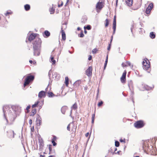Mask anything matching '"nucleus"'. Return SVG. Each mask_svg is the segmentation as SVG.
<instances>
[{"label":"nucleus","mask_w":157,"mask_h":157,"mask_svg":"<svg viewBox=\"0 0 157 157\" xmlns=\"http://www.w3.org/2000/svg\"><path fill=\"white\" fill-rule=\"evenodd\" d=\"M143 150L145 152H148L151 153L152 155H155L156 154L154 153L155 150L151 145L149 146L147 143V141H144L143 145Z\"/></svg>","instance_id":"nucleus-1"},{"label":"nucleus","mask_w":157,"mask_h":157,"mask_svg":"<svg viewBox=\"0 0 157 157\" xmlns=\"http://www.w3.org/2000/svg\"><path fill=\"white\" fill-rule=\"evenodd\" d=\"M35 77L34 75H29L27 76L25 78V82L24 84V87L29 85L31 82H32L34 80Z\"/></svg>","instance_id":"nucleus-2"},{"label":"nucleus","mask_w":157,"mask_h":157,"mask_svg":"<svg viewBox=\"0 0 157 157\" xmlns=\"http://www.w3.org/2000/svg\"><path fill=\"white\" fill-rule=\"evenodd\" d=\"M42 41L39 38H36L33 45V48H40Z\"/></svg>","instance_id":"nucleus-3"},{"label":"nucleus","mask_w":157,"mask_h":157,"mask_svg":"<svg viewBox=\"0 0 157 157\" xmlns=\"http://www.w3.org/2000/svg\"><path fill=\"white\" fill-rule=\"evenodd\" d=\"M143 68L144 70H147L150 68V62L147 58L144 59L143 62Z\"/></svg>","instance_id":"nucleus-4"},{"label":"nucleus","mask_w":157,"mask_h":157,"mask_svg":"<svg viewBox=\"0 0 157 157\" xmlns=\"http://www.w3.org/2000/svg\"><path fill=\"white\" fill-rule=\"evenodd\" d=\"M134 125L135 127L137 128H141L144 126L143 121H137L134 123Z\"/></svg>","instance_id":"nucleus-5"},{"label":"nucleus","mask_w":157,"mask_h":157,"mask_svg":"<svg viewBox=\"0 0 157 157\" xmlns=\"http://www.w3.org/2000/svg\"><path fill=\"white\" fill-rule=\"evenodd\" d=\"M48 88H46L45 89V91H41L38 94V97L40 98H44L46 96V93L47 92V89Z\"/></svg>","instance_id":"nucleus-6"},{"label":"nucleus","mask_w":157,"mask_h":157,"mask_svg":"<svg viewBox=\"0 0 157 157\" xmlns=\"http://www.w3.org/2000/svg\"><path fill=\"white\" fill-rule=\"evenodd\" d=\"M153 5L152 3H150L149 4L145 11V13L146 14H149L150 13L151 10L153 7Z\"/></svg>","instance_id":"nucleus-7"},{"label":"nucleus","mask_w":157,"mask_h":157,"mask_svg":"<svg viewBox=\"0 0 157 157\" xmlns=\"http://www.w3.org/2000/svg\"><path fill=\"white\" fill-rule=\"evenodd\" d=\"M92 67H89L86 71V74L88 76H90L92 74Z\"/></svg>","instance_id":"nucleus-8"},{"label":"nucleus","mask_w":157,"mask_h":157,"mask_svg":"<svg viewBox=\"0 0 157 157\" xmlns=\"http://www.w3.org/2000/svg\"><path fill=\"white\" fill-rule=\"evenodd\" d=\"M116 26V16H114L113 22V34L115 33Z\"/></svg>","instance_id":"nucleus-9"},{"label":"nucleus","mask_w":157,"mask_h":157,"mask_svg":"<svg viewBox=\"0 0 157 157\" xmlns=\"http://www.w3.org/2000/svg\"><path fill=\"white\" fill-rule=\"evenodd\" d=\"M127 72L126 70H124L123 73L122 75L121 78V81L122 83H124L126 80V76Z\"/></svg>","instance_id":"nucleus-10"},{"label":"nucleus","mask_w":157,"mask_h":157,"mask_svg":"<svg viewBox=\"0 0 157 157\" xmlns=\"http://www.w3.org/2000/svg\"><path fill=\"white\" fill-rule=\"evenodd\" d=\"M34 55L39 56L40 53V48H33Z\"/></svg>","instance_id":"nucleus-11"},{"label":"nucleus","mask_w":157,"mask_h":157,"mask_svg":"<svg viewBox=\"0 0 157 157\" xmlns=\"http://www.w3.org/2000/svg\"><path fill=\"white\" fill-rule=\"evenodd\" d=\"M103 7V5L102 2H99L97 3L96 5V9L97 10L101 9Z\"/></svg>","instance_id":"nucleus-12"},{"label":"nucleus","mask_w":157,"mask_h":157,"mask_svg":"<svg viewBox=\"0 0 157 157\" xmlns=\"http://www.w3.org/2000/svg\"><path fill=\"white\" fill-rule=\"evenodd\" d=\"M10 107L8 105H6L3 106V111L4 113H5L6 111L8 112L10 110Z\"/></svg>","instance_id":"nucleus-13"},{"label":"nucleus","mask_w":157,"mask_h":157,"mask_svg":"<svg viewBox=\"0 0 157 157\" xmlns=\"http://www.w3.org/2000/svg\"><path fill=\"white\" fill-rule=\"evenodd\" d=\"M36 36V34L35 33H31L29 36V40L30 41H31L35 38Z\"/></svg>","instance_id":"nucleus-14"},{"label":"nucleus","mask_w":157,"mask_h":157,"mask_svg":"<svg viewBox=\"0 0 157 157\" xmlns=\"http://www.w3.org/2000/svg\"><path fill=\"white\" fill-rule=\"evenodd\" d=\"M125 2L126 4L129 6H132V0H125Z\"/></svg>","instance_id":"nucleus-15"},{"label":"nucleus","mask_w":157,"mask_h":157,"mask_svg":"<svg viewBox=\"0 0 157 157\" xmlns=\"http://www.w3.org/2000/svg\"><path fill=\"white\" fill-rule=\"evenodd\" d=\"M81 83V81L80 80H78L76 81L74 84V86L75 88L78 87L79 85Z\"/></svg>","instance_id":"nucleus-16"},{"label":"nucleus","mask_w":157,"mask_h":157,"mask_svg":"<svg viewBox=\"0 0 157 157\" xmlns=\"http://www.w3.org/2000/svg\"><path fill=\"white\" fill-rule=\"evenodd\" d=\"M77 107H78L77 103H75L71 108V113L72 111L73 110H76L77 108Z\"/></svg>","instance_id":"nucleus-17"},{"label":"nucleus","mask_w":157,"mask_h":157,"mask_svg":"<svg viewBox=\"0 0 157 157\" xmlns=\"http://www.w3.org/2000/svg\"><path fill=\"white\" fill-rule=\"evenodd\" d=\"M36 113V109H33L31 112L30 116H34Z\"/></svg>","instance_id":"nucleus-18"},{"label":"nucleus","mask_w":157,"mask_h":157,"mask_svg":"<svg viewBox=\"0 0 157 157\" xmlns=\"http://www.w3.org/2000/svg\"><path fill=\"white\" fill-rule=\"evenodd\" d=\"M150 37L152 39H154L155 37V33L151 32L150 33Z\"/></svg>","instance_id":"nucleus-19"},{"label":"nucleus","mask_w":157,"mask_h":157,"mask_svg":"<svg viewBox=\"0 0 157 157\" xmlns=\"http://www.w3.org/2000/svg\"><path fill=\"white\" fill-rule=\"evenodd\" d=\"M39 143L40 147H42L44 145V143L43 140H39Z\"/></svg>","instance_id":"nucleus-20"},{"label":"nucleus","mask_w":157,"mask_h":157,"mask_svg":"<svg viewBox=\"0 0 157 157\" xmlns=\"http://www.w3.org/2000/svg\"><path fill=\"white\" fill-rule=\"evenodd\" d=\"M24 8L26 11H28L30 9V6L29 5L27 4L25 5Z\"/></svg>","instance_id":"nucleus-21"},{"label":"nucleus","mask_w":157,"mask_h":157,"mask_svg":"<svg viewBox=\"0 0 157 157\" xmlns=\"http://www.w3.org/2000/svg\"><path fill=\"white\" fill-rule=\"evenodd\" d=\"M62 39L63 40L66 39V35L64 31L63 30H62L61 31Z\"/></svg>","instance_id":"nucleus-22"},{"label":"nucleus","mask_w":157,"mask_h":157,"mask_svg":"<svg viewBox=\"0 0 157 157\" xmlns=\"http://www.w3.org/2000/svg\"><path fill=\"white\" fill-rule=\"evenodd\" d=\"M48 147L49 149V154H50L52 153V146L51 144H49L48 145Z\"/></svg>","instance_id":"nucleus-23"},{"label":"nucleus","mask_w":157,"mask_h":157,"mask_svg":"<svg viewBox=\"0 0 157 157\" xmlns=\"http://www.w3.org/2000/svg\"><path fill=\"white\" fill-rule=\"evenodd\" d=\"M51 14H53L54 13L55 11V9L53 7L50 8L49 10Z\"/></svg>","instance_id":"nucleus-24"},{"label":"nucleus","mask_w":157,"mask_h":157,"mask_svg":"<svg viewBox=\"0 0 157 157\" xmlns=\"http://www.w3.org/2000/svg\"><path fill=\"white\" fill-rule=\"evenodd\" d=\"M44 34L46 37H48L50 36V33L47 30H46L44 32Z\"/></svg>","instance_id":"nucleus-25"},{"label":"nucleus","mask_w":157,"mask_h":157,"mask_svg":"<svg viewBox=\"0 0 157 157\" xmlns=\"http://www.w3.org/2000/svg\"><path fill=\"white\" fill-rule=\"evenodd\" d=\"M108 55H107L106 56V60L105 61V64L104 65V69H105L106 68V65H107V62H108Z\"/></svg>","instance_id":"nucleus-26"},{"label":"nucleus","mask_w":157,"mask_h":157,"mask_svg":"<svg viewBox=\"0 0 157 157\" xmlns=\"http://www.w3.org/2000/svg\"><path fill=\"white\" fill-rule=\"evenodd\" d=\"M128 85L130 89L132 86V81L130 80L128 82Z\"/></svg>","instance_id":"nucleus-27"},{"label":"nucleus","mask_w":157,"mask_h":157,"mask_svg":"<svg viewBox=\"0 0 157 157\" xmlns=\"http://www.w3.org/2000/svg\"><path fill=\"white\" fill-rule=\"evenodd\" d=\"M48 94L49 97H52L55 96L54 94L52 92H49L48 93Z\"/></svg>","instance_id":"nucleus-28"},{"label":"nucleus","mask_w":157,"mask_h":157,"mask_svg":"<svg viewBox=\"0 0 157 157\" xmlns=\"http://www.w3.org/2000/svg\"><path fill=\"white\" fill-rule=\"evenodd\" d=\"M39 103V102L38 101L35 102V104L32 105V108H34L37 107L38 105V104Z\"/></svg>","instance_id":"nucleus-29"},{"label":"nucleus","mask_w":157,"mask_h":157,"mask_svg":"<svg viewBox=\"0 0 157 157\" xmlns=\"http://www.w3.org/2000/svg\"><path fill=\"white\" fill-rule=\"evenodd\" d=\"M87 20V19L86 17H84V18H83L81 19V22L82 23L84 24L86 22Z\"/></svg>","instance_id":"nucleus-30"},{"label":"nucleus","mask_w":157,"mask_h":157,"mask_svg":"<svg viewBox=\"0 0 157 157\" xmlns=\"http://www.w3.org/2000/svg\"><path fill=\"white\" fill-rule=\"evenodd\" d=\"M66 109V108L65 107H63L62 108L61 111L63 114H65Z\"/></svg>","instance_id":"nucleus-31"},{"label":"nucleus","mask_w":157,"mask_h":157,"mask_svg":"<svg viewBox=\"0 0 157 157\" xmlns=\"http://www.w3.org/2000/svg\"><path fill=\"white\" fill-rule=\"evenodd\" d=\"M51 61L53 64H54L56 63V61L54 59V57H51Z\"/></svg>","instance_id":"nucleus-32"},{"label":"nucleus","mask_w":157,"mask_h":157,"mask_svg":"<svg viewBox=\"0 0 157 157\" xmlns=\"http://www.w3.org/2000/svg\"><path fill=\"white\" fill-rule=\"evenodd\" d=\"M36 124L38 125H40L41 124V121L40 120L37 119L36 121Z\"/></svg>","instance_id":"nucleus-33"},{"label":"nucleus","mask_w":157,"mask_h":157,"mask_svg":"<svg viewBox=\"0 0 157 157\" xmlns=\"http://www.w3.org/2000/svg\"><path fill=\"white\" fill-rule=\"evenodd\" d=\"M63 5V2L62 1H59L58 2V6L59 7L62 6Z\"/></svg>","instance_id":"nucleus-34"},{"label":"nucleus","mask_w":157,"mask_h":157,"mask_svg":"<svg viewBox=\"0 0 157 157\" xmlns=\"http://www.w3.org/2000/svg\"><path fill=\"white\" fill-rule=\"evenodd\" d=\"M79 37H83L84 36V34L83 33V31L82 30H81L80 34L78 35Z\"/></svg>","instance_id":"nucleus-35"},{"label":"nucleus","mask_w":157,"mask_h":157,"mask_svg":"<svg viewBox=\"0 0 157 157\" xmlns=\"http://www.w3.org/2000/svg\"><path fill=\"white\" fill-rule=\"evenodd\" d=\"M68 77H66L65 83L67 86H68Z\"/></svg>","instance_id":"nucleus-36"},{"label":"nucleus","mask_w":157,"mask_h":157,"mask_svg":"<svg viewBox=\"0 0 157 157\" xmlns=\"http://www.w3.org/2000/svg\"><path fill=\"white\" fill-rule=\"evenodd\" d=\"M95 119V114H94L92 115V123L93 124L94 122Z\"/></svg>","instance_id":"nucleus-37"},{"label":"nucleus","mask_w":157,"mask_h":157,"mask_svg":"<svg viewBox=\"0 0 157 157\" xmlns=\"http://www.w3.org/2000/svg\"><path fill=\"white\" fill-rule=\"evenodd\" d=\"M85 29H87L88 30H90L91 29V26L90 25H88L86 27L84 26V27Z\"/></svg>","instance_id":"nucleus-38"},{"label":"nucleus","mask_w":157,"mask_h":157,"mask_svg":"<svg viewBox=\"0 0 157 157\" xmlns=\"http://www.w3.org/2000/svg\"><path fill=\"white\" fill-rule=\"evenodd\" d=\"M105 26L106 27H107L109 24V21L107 19H106L105 20Z\"/></svg>","instance_id":"nucleus-39"},{"label":"nucleus","mask_w":157,"mask_h":157,"mask_svg":"<svg viewBox=\"0 0 157 157\" xmlns=\"http://www.w3.org/2000/svg\"><path fill=\"white\" fill-rule=\"evenodd\" d=\"M120 143L119 142L117 141H115V146L116 147H118L119 146Z\"/></svg>","instance_id":"nucleus-40"},{"label":"nucleus","mask_w":157,"mask_h":157,"mask_svg":"<svg viewBox=\"0 0 157 157\" xmlns=\"http://www.w3.org/2000/svg\"><path fill=\"white\" fill-rule=\"evenodd\" d=\"M126 65H127V66L128 65L129 66L132 67H133V65H132L131 63L129 61L127 62H126Z\"/></svg>","instance_id":"nucleus-41"},{"label":"nucleus","mask_w":157,"mask_h":157,"mask_svg":"<svg viewBox=\"0 0 157 157\" xmlns=\"http://www.w3.org/2000/svg\"><path fill=\"white\" fill-rule=\"evenodd\" d=\"M57 137L55 136H53V138L52 139V141H56V140Z\"/></svg>","instance_id":"nucleus-42"},{"label":"nucleus","mask_w":157,"mask_h":157,"mask_svg":"<svg viewBox=\"0 0 157 157\" xmlns=\"http://www.w3.org/2000/svg\"><path fill=\"white\" fill-rule=\"evenodd\" d=\"M30 106L29 105L27 106V107L26 108V109L27 110V112L29 113V109L30 108Z\"/></svg>","instance_id":"nucleus-43"},{"label":"nucleus","mask_w":157,"mask_h":157,"mask_svg":"<svg viewBox=\"0 0 157 157\" xmlns=\"http://www.w3.org/2000/svg\"><path fill=\"white\" fill-rule=\"evenodd\" d=\"M144 89L146 90H148L149 89V87L148 86H147L146 85H144Z\"/></svg>","instance_id":"nucleus-44"},{"label":"nucleus","mask_w":157,"mask_h":157,"mask_svg":"<svg viewBox=\"0 0 157 157\" xmlns=\"http://www.w3.org/2000/svg\"><path fill=\"white\" fill-rule=\"evenodd\" d=\"M103 101H100L98 103V106L99 107H100L103 104Z\"/></svg>","instance_id":"nucleus-45"},{"label":"nucleus","mask_w":157,"mask_h":157,"mask_svg":"<svg viewBox=\"0 0 157 157\" xmlns=\"http://www.w3.org/2000/svg\"><path fill=\"white\" fill-rule=\"evenodd\" d=\"M111 47V43H110L109 44L107 48V50L108 51L110 50V49Z\"/></svg>","instance_id":"nucleus-46"},{"label":"nucleus","mask_w":157,"mask_h":157,"mask_svg":"<svg viewBox=\"0 0 157 157\" xmlns=\"http://www.w3.org/2000/svg\"><path fill=\"white\" fill-rule=\"evenodd\" d=\"M92 52L93 54H95L97 52V49L96 48L92 50Z\"/></svg>","instance_id":"nucleus-47"},{"label":"nucleus","mask_w":157,"mask_h":157,"mask_svg":"<svg viewBox=\"0 0 157 157\" xmlns=\"http://www.w3.org/2000/svg\"><path fill=\"white\" fill-rule=\"evenodd\" d=\"M52 143L53 144V146H56L57 144L55 142V141H52Z\"/></svg>","instance_id":"nucleus-48"},{"label":"nucleus","mask_w":157,"mask_h":157,"mask_svg":"<svg viewBox=\"0 0 157 157\" xmlns=\"http://www.w3.org/2000/svg\"><path fill=\"white\" fill-rule=\"evenodd\" d=\"M31 132H33L34 131V126H33L32 127H31Z\"/></svg>","instance_id":"nucleus-49"},{"label":"nucleus","mask_w":157,"mask_h":157,"mask_svg":"<svg viewBox=\"0 0 157 157\" xmlns=\"http://www.w3.org/2000/svg\"><path fill=\"white\" fill-rule=\"evenodd\" d=\"M122 67H124L127 66V65H126V64L124 63H122Z\"/></svg>","instance_id":"nucleus-50"},{"label":"nucleus","mask_w":157,"mask_h":157,"mask_svg":"<svg viewBox=\"0 0 157 157\" xmlns=\"http://www.w3.org/2000/svg\"><path fill=\"white\" fill-rule=\"evenodd\" d=\"M10 132H11V133H13V138H14V137L15 134V133L14 131H11Z\"/></svg>","instance_id":"nucleus-51"},{"label":"nucleus","mask_w":157,"mask_h":157,"mask_svg":"<svg viewBox=\"0 0 157 157\" xmlns=\"http://www.w3.org/2000/svg\"><path fill=\"white\" fill-rule=\"evenodd\" d=\"M29 123L30 125H31L32 123V121L31 119H30L29 121Z\"/></svg>","instance_id":"nucleus-52"},{"label":"nucleus","mask_w":157,"mask_h":157,"mask_svg":"<svg viewBox=\"0 0 157 157\" xmlns=\"http://www.w3.org/2000/svg\"><path fill=\"white\" fill-rule=\"evenodd\" d=\"M120 141L121 142H124V143L125 142V140L124 139V140H123L122 139H121L120 140Z\"/></svg>","instance_id":"nucleus-53"},{"label":"nucleus","mask_w":157,"mask_h":157,"mask_svg":"<svg viewBox=\"0 0 157 157\" xmlns=\"http://www.w3.org/2000/svg\"><path fill=\"white\" fill-rule=\"evenodd\" d=\"M133 28H134V26L133 25H132V27L131 28V32L132 33V30H133Z\"/></svg>","instance_id":"nucleus-54"},{"label":"nucleus","mask_w":157,"mask_h":157,"mask_svg":"<svg viewBox=\"0 0 157 157\" xmlns=\"http://www.w3.org/2000/svg\"><path fill=\"white\" fill-rule=\"evenodd\" d=\"M11 13L10 12H7L5 14V15L6 16L8 14H10Z\"/></svg>","instance_id":"nucleus-55"},{"label":"nucleus","mask_w":157,"mask_h":157,"mask_svg":"<svg viewBox=\"0 0 157 157\" xmlns=\"http://www.w3.org/2000/svg\"><path fill=\"white\" fill-rule=\"evenodd\" d=\"M92 59V56L91 55L89 56V57H88V60H90Z\"/></svg>","instance_id":"nucleus-56"},{"label":"nucleus","mask_w":157,"mask_h":157,"mask_svg":"<svg viewBox=\"0 0 157 157\" xmlns=\"http://www.w3.org/2000/svg\"><path fill=\"white\" fill-rule=\"evenodd\" d=\"M89 132L86 133L85 134V136L86 137H87L89 135Z\"/></svg>","instance_id":"nucleus-57"},{"label":"nucleus","mask_w":157,"mask_h":157,"mask_svg":"<svg viewBox=\"0 0 157 157\" xmlns=\"http://www.w3.org/2000/svg\"><path fill=\"white\" fill-rule=\"evenodd\" d=\"M77 30L78 31L80 30H81V28L79 27H78L77 28Z\"/></svg>","instance_id":"nucleus-58"},{"label":"nucleus","mask_w":157,"mask_h":157,"mask_svg":"<svg viewBox=\"0 0 157 157\" xmlns=\"http://www.w3.org/2000/svg\"><path fill=\"white\" fill-rule=\"evenodd\" d=\"M33 64L35 65L36 64V62L35 61H33Z\"/></svg>","instance_id":"nucleus-59"},{"label":"nucleus","mask_w":157,"mask_h":157,"mask_svg":"<svg viewBox=\"0 0 157 157\" xmlns=\"http://www.w3.org/2000/svg\"><path fill=\"white\" fill-rule=\"evenodd\" d=\"M113 38V36H112L111 37V40L110 42V43H111H111L112 41Z\"/></svg>","instance_id":"nucleus-60"},{"label":"nucleus","mask_w":157,"mask_h":157,"mask_svg":"<svg viewBox=\"0 0 157 157\" xmlns=\"http://www.w3.org/2000/svg\"><path fill=\"white\" fill-rule=\"evenodd\" d=\"M40 157H45V155H40Z\"/></svg>","instance_id":"nucleus-61"},{"label":"nucleus","mask_w":157,"mask_h":157,"mask_svg":"<svg viewBox=\"0 0 157 157\" xmlns=\"http://www.w3.org/2000/svg\"><path fill=\"white\" fill-rule=\"evenodd\" d=\"M133 94V92H132V94L131 95V97H132Z\"/></svg>","instance_id":"nucleus-62"},{"label":"nucleus","mask_w":157,"mask_h":157,"mask_svg":"<svg viewBox=\"0 0 157 157\" xmlns=\"http://www.w3.org/2000/svg\"><path fill=\"white\" fill-rule=\"evenodd\" d=\"M29 62L31 64H32L33 63V61L31 60H30Z\"/></svg>","instance_id":"nucleus-63"},{"label":"nucleus","mask_w":157,"mask_h":157,"mask_svg":"<svg viewBox=\"0 0 157 157\" xmlns=\"http://www.w3.org/2000/svg\"><path fill=\"white\" fill-rule=\"evenodd\" d=\"M48 157H54V156L52 155H50V156H49Z\"/></svg>","instance_id":"nucleus-64"}]
</instances>
